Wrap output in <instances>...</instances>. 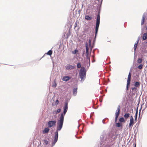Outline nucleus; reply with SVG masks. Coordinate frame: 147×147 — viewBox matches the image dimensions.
<instances>
[{
  "label": "nucleus",
  "mask_w": 147,
  "mask_h": 147,
  "mask_svg": "<svg viewBox=\"0 0 147 147\" xmlns=\"http://www.w3.org/2000/svg\"><path fill=\"white\" fill-rule=\"evenodd\" d=\"M68 103L66 102L64 107H63V112L61 113L59 117V119L57 123V130L55 133L54 139L53 143H55L57 141L58 138V131H60L62 129L64 121V116L65 114L68 109Z\"/></svg>",
  "instance_id": "f257e3e1"
},
{
  "label": "nucleus",
  "mask_w": 147,
  "mask_h": 147,
  "mask_svg": "<svg viewBox=\"0 0 147 147\" xmlns=\"http://www.w3.org/2000/svg\"><path fill=\"white\" fill-rule=\"evenodd\" d=\"M86 71L84 67H82L79 71V76L81 80H84L86 77Z\"/></svg>",
  "instance_id": "f03ea898"
},
{
  "label": "nucleus",
  "mask_w": 147,
  "mask_h": 147,
  "mask_svg": "<svg viewBox=\"0 0 147 147\" xmlns=\"http://www.w3.org/2000/svg\"><path fill=\"white\" fill-rule=\"evenodd\" d=\"M100 22V12L98 13V14L97 16L96 21L95 27V36H96L98 30V28Z\"/></svg>",
  "instance_id": "7ed1b4c3"
},
{
  "label": "nucleus",
  "mask_w": 147,
  "mask_h": 147,
  "mask_svg": "<svg viewBox=\"0 0 147 147\" xmlns=\"http://www.w3.org/2000/svg\"><path fill=\"white\" fill-rule=\"evenodd\" d=\"M131 74L129 72L128 75L127 79V84L126 86V90H129V88L130 85V84L131 80Z\"/></svg>",
  "instance_id": "20e7f679"
},
{
  "label": "nucleus",
  "mask_w": 147,
  "mask_h": 147,
  "mask_svg": "<svg viewBox=\"0 0 147 147\" xmlns=\"http://www.w3.org/2000/svg\"><path fill=\"white\" fill-rule=\"evenodd\" d=\"M120 105H119L117 109V110H116V112L115 113V122H116L117 119V118L118 117V116L119 115V114H120Z\"/></svg>",
  "instance_id": "39448f33"
},
{
  "label": "nucleus",
  "mask_w": 147,
  "mask_h": 147,
  "mask_svg": "<svg viewBox=\"0 0 147 147\" xmlns=\"http://www.w3.org/2000/svg\"><path fill=\"white\" fill-rule=\"evenodd\" d=\"M56 121L55 120L49 121L47 123V125L49 127H53L56 125Z\"/></svg>",
  "instance_id": "423d86ee"
},
{
  "label": "nucleus",
  "mask_w": 147,
  "mask_h": 147,
  "mask_svg": "<svg viewBox=\"0 0 147 147\" xmlns=\"http://www.w3.org/2000/svg\"><path fill=\"white\" fill-rule=\"evenodd\" d=\"M86 48V57L87 59H90V56H89V53L88 52L89 47L87 43H86L85 45Z\"/></svg>",
  "instance_id": "0eeeda50"
},
{
  "label": "nucleus",
  "mask_w": 147,
  "mask_h": 147,
  "mask_svg": "<svg viewBox=\"0 0 147 147\" xmlns=\"http://www.w3.org/2000/svg\"><path fill=\"white\" fill-rule=\"evenodd\" d=\"M134 124V119L132 116H131L130 117V122L129 124V127H131V128L133 127V125Z\"/></svg>",
  "instance_id": "6e6552de"
},
{
  "label": "nucleus",
  "mask_w": 147,
  "mask_h": 147,
  "mask_svg": "<svg viewBox=\"0 0 147 147\" xmlns=\"http://www.w3.org/2000/svg\"><path fill=\"white\" fill-rule=\"evenodd\" d=\"M74 66L70 64H68L66 66V69L67 70L74 69Z\"/></svg>",
  "instance_id": "1a4fd4ad"
},
{
  "label": "nucleus",
  "mask_w": 147,
  "mask_h": 147,
  "mask_svg": "<svg viewBox=\"0 0 147 147\" xmlns=\"http://www.w3.org/2000/svg\"><path fill=\"white\" fill-rule=\"evenodd\" d=\"M71 77L68 76H65L62 78V80L63 81L67 82L70 79Z\"/></svg>",
  "instance_id": "9d476101"
},
{
  "label": "nucleus",
  "mask_w": 147,
  "mask_h": 147,
  "mask_svg": "<svg viewBox=\"0 0 147 147\" xmlns=\"http://www.w3.org/2000/svg\"><path fill=\"white\" fill-rule=\"evenodd\" d=\"M146 18V16L145 14L143 15L142 18L141 20V25H143L144 24V22Z\"/></svg>",
  "instance_id": "9b49d317"
},
{
  "label": "nucleus",
  "mask_w": 147,
  "mask_h": 147,
  "mask_svg": "<svg viewBox=\"0 0 147 147\" xmlns=\"http://www.w3.org/2000/svg\"><path fill=\"white\" fill-rule=\"evenodd\" d=\"M49 130L48 127L45 128V129L42 131L43 133L45 134L48 133L49 131Z\"/></svg>",
  "instance_id": "f8f14e48"
},
{
  "label": "nucleus",
  "mask_w": 147,
  "mask_h": 147,
  "mask_svg": "<svg viewBox=\"0 0 147 147\" xmlns=\"http://www.w3.org/2000/svg\"><path fill=\"white\" fill-rule=\"evenodd\" d=\"M140 85V83L139 82H136L134 84V86L136 87H139Z\"/></svg>",
  "instance_id": "ddd939ff"
},
{
  "label": "nucleus",
  "mask_w": 147,
  "mask_h": 147,
  "mask_svg": "<svg viewBox=\"0 0 147 147\" xmlns=\"http://www.w3.org/2000/svg\"><path fill=\"white\" fill-rule=\"evenodd\" d=\"M61 111V109H59L57 110H55L53 112V114H57L58 113H59Z\"/></svg>",
  "instance_id": "4468645a"
},
{
  "label": "nucleus",
  "mask_w": 147,
  "mask_h": 147,
  "mask_svg": "<svg viewBox=\"0 0 147 147\" xmlns=\"http://www.w3.org/2000/svg\"><path fill=\"white\" fill-rule=\"evenodd\" d=\"M139 40L138 39L137 41V42L136 43H135V44L134 45V50L135 51V52L136 51V48H137V46L138 45V42H139Z\"/></svg>",
  "instance_id": "2eb2a0df"
},
{
  "label": "nucleus",
  "mask_w": 147,
  "mask_h": 147,
  "mask_svg": "<svg viewBox=\"0 0 147 147\" xmlns=\"http://www.w3.org/2000/svg\"><path fill=\"white\" fill-rule=\"evenodd\" d=\"M130 114L129 113H126L124 115V117L125 119H127L129 117Z\"/></svg>",
  "instance_id": "dca6fc26"
},
{
  "label": "nucleus",
  "mask_w": 147,
  "mask_h": 147,
  "mask_svg": "<svg viewBox=\"0 0 147 147\" xmlns=\"http://www.w3.org/2000/svg\"><path fill=\"white\" fill-rule=\"evenodd\" d=\"M77 92V88H74L73 90V95H76Z\"/></svg>",
  "instance_id": "f3484780"
},
{
  "label": "nucleus",
  "mask_w": 147,
  "mask_h": 147,
  "mask_svg": "<svg viewBox=\"0 0 147 147\" xmlns=\"http://www.w3.org/2000/svg\"><path fill=\"white\" fill-rule=\"evenodd\" d=\"M147 38V34L146 33H144L142 36V39L143 40H146Z\"/></svg>",
  "instance_id": "a211bd4d"
},
{
  "label": "nucleus",
  "mask_w": 147,
  "mask_h": 147,
  "mask_svg": "<svg viewBox=\"0 0 147 147\" xmlns=\"http://www.w3.org/2000/svg\"><path fill=\"white\" fill-rule=\"evenodd\" d=\"M85 19L88 20H90L92 19V17L87 15L85 16Z\"/></svg>",
  "instance_id": "6ab92c4d"
},
{
  "label": "nucleus",
  "mask_w": 147,
  "mask_h": 147,
  "mask_svg": "<svg viewBox=\"0 0 147 147\" xmlns=\"http://www.w3.org/2000/svg\"><path fill=\"white\" fill-rule=\"evenodd\" d=\"M119 121L121 123L125 122V121L124 120V118L123 117L120 118L119 119Z\"/></svg>",
  "instance_id": "aec40b11"
},
{
  "label": "nucleus",
  "mask_w": 147,
  "mask_h": 147,
  "mask_svg": "<svg viewBox=\"0 0 147 147\" xmlns=\"http://www.w3.org/2000/svg\"><path fill=\"white\" fill-rule=\"evenodd\" d=\"M143 61V60L142 58H138L137 60V61L138 63H141Z\"/></svg>",
  "instance_id": "412c9836"
},
{
  "label": "nucleus",
  "mask_w": 147,
  "mask_h": 147,
  "mask_svg": "<svg viewBox=\"0 0 147 147\" xmlns=\"http://www.w3.org/2000/svg\"><path fill=\"white\" fill-rule=\"evenodd\" d=\"M52 53H53L52 51L51 50H50L49 51L47 52V55H51L52 54Z\"/></svg>",
  "instance_id": "4be33fe9"
},
{
  "label": "nucleus",
  "mask_w": 147,
  "mask_h": 147,
  "mask_svg": "<svg viewBox=\"0 0 147 147\" xmlns=\"http://www.w3.org/2000/svg\"><path fill=\"white\" fill-rule=\"evenodd\" d=\"M77 67L78 68H80L81 67V63H78L77 64Z\"/></svg>",
  "instance_id": "5701e85b"
},
{
  "label": "nucleus",
  "mask_w": 147,
  "mask_h": 147,
  "mask_svg": "<svg viewBox=\"0 0 147 147\" xmlns=\"http://www.w3.org/2000/svg\"><path fill=\"white\" fill-rule=\"evenodd\" d=\"M78 50L76 49L74 51L72 52V53L73 54H75L78 53Z\"/></svg>",
  "instance_id": "b1692460"
},
{
  "label": "nucleus",
  "mask_w": 147,
  "mask_h": 147,
  "mask_svg": "<svg viewBox=\"0 0 147 147\" xmlns=\"http://www.w3.org/2000/svg\"><path fill=\"white\" fill-rule=\"evenodd\" d=\"M143 65L141 64L138 67V68L140 69H142V68Z\"/></svg>",
  "instance_id": "393cba45"
},
{
  "label": "nucleus",
  "mask_w": 147,
  "mask_h": 147,
  "mask_svg": "<svg viewBox=\"0 0 147 147\" xmlns=\"http://www.w3.org/2000/svg\"><path fill=\"white\" fill-rule=\"evenodd\" d=\"M122 125V124L119 123H117L116 126L118 127H120Z\"/></svg>",
  "instance_id": "a878e982"
},
{
  "label": "nucleus",
  "mask_w": 147,
  "mask_h": 147,
  "mask_svg": "<svg viewBox=\"0 0 147 147\" xmlns=\"http://www.w3.org/2000/svg\"><path fill=\"white\" fill-rule=\"evenodd\" d=\"M43 142L44 144H45L46 145H47L48 144V142L46 140H44Z\"/></svg>",
  "instance_id": "bb28decb"
},
{
  "label": "nucleus",
  "mask_w": 147,
  "mask_h": 147,
  "mask_svg": "<svg viewBox=\"0 0 147 147\" xmlns=\"http://www.w3.org/2000/svg\"><path fill=\"white\" fill-rule=\"evenodd\" d=\"M57 84L55 82L53 84L52 87L54 88H55L56 87Z\"/></svg>",
  "instance_id": "cd10ccee"
},
{
  "label": "nucleus",
  "mask_w": 147,
  "mask_h": 147,
  "mask_svg": "<svg viewBox=\"0 0 147 147\" xmlns=\"http://www.w3.org/2000/svg\"><path fill=\"white\" fill-rule=\"evenodd\" d=\"M137 114H138V111H136V114H135V120H136L137 119Z\"/></svg>",
  "instance_id": "c85d7f7f"
},
{
  "label": "nucleus",
  "mask_w": 147,
  "mask_h": 147,
  "mask_svg": "<svg viewBox=\"0 0 147 147\" xmlns=\"http://www.w3.org/2000/svg\"><path fill=\"white\" fill-rule=\"evenodd\" d=\"M131 89L132 90H136L137 89V88H136V87H134L132 88Z\"/></svg>",
  "instance_id": "c756f323"
},
{
  "label": "nucleus",
  "mask_w": 147,
  "mask_h": 147,
  "mask_svg": "<svg viewBox=\"0 0 147 147\" xmlns=\"http://www.w3.org/2000/svg\"><path fill=\"white\" fill-rule=\"evenodd\" d=\"M59 101L58 100H56L55 102L56 104L57 105L59 103Z\"/></svg>",
  "instance_id": "7c9ffc66"
},
{
  "label": "nucleus",
  "mask_w": 147,
  "mask_h": 147,
  "mask_svg": "<svg viewBox=\"0 0 147 147\" xmlns=\"http://www.w3.org/2000/svg\"><path fill=\"white\" fill-rule=\"evenodd\" d=\"M77 26V22H76L74 25L75 28Z\"/></svg>",
  "instance_id": "2f4dec72"
},
{
  "label": "nucleus",
  "mask_w": 147,
  "mask_h": 147,
  "mask_svg": "<svg viewBox=\"0 0 147 147\" xmlns=\"http://www.w3.org/2000/svg\"><path fill=\"white\" fill-rule=\"evenodd\" d=\"M89 45L90 46L91 45V40H89Z\"/></svg>",
  "instance_id": "473e14b6"
},
{
  "label": "nucleus",
  "mask_w": 147,
  "mask_h": 147,
  "mask_svg": "<svg viewBox=\"0 0 147 147\" xmlns=\"http://www.w3.org/2000/svg\"><path fill=\"white\" fill-rule=\"evenodd\" d=\"M134 147H136V143H135Z\"/></svg>",
  "instance_id": "72a5a7b5"
},
{
  "label": "nucleus",
  "mask_w": 147,
  "mask_h": 147,
  "mask_svg": "<svg viewBox=\"0 0 147 147\" xmlns=\"http://www.w3.org/2000/svg\"><path fill=\"white\" fill-rule=\"evenodd\" d=\"M146 30H147V27L146 28Z\"/></svg>",
  "instance_id": "f704fd0d"
},
{
  "label": "nucleus",
  "mask_w": 147,
  "mask_h": 147,
  "mask_svg": "<svg viewBox=\"0 0 147 147\" xmlns=\"http://www.w3.org/2000/svg\"><path fill=\"white\" fill-rule=\"evenodd\" d=\"M92 48L91 47V48H90L91 51V50H92Z\"/></svg>",
  "instance_id": "c9c22d12"
}]
</instances>
